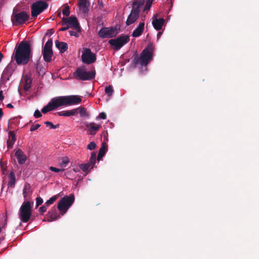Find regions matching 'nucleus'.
Segmentation results:
<instances>
[{"instance_id": "nucleus-1", "label": "nucleus", "mask_w": 259, "mask_h": 259, "mask_svg": "<svg viewBox=\"0 0 259 259\" xmlns=\"http://www.w3.org/2000/svg\"><path fill=\"white\" fill-rule=\"evenodd\" d=\"M31 56V47L28 41H22L15 48L12 59L16 61L17 64L25 65L28 63Z\"/></svg>"}, {"instance_id": "nucleus-2", "label": "nucleus", "mask_w": 259, "mask_h": 259, "mask_svg": "<svg viewBox=\"0 0 259 259\" xmlns=\"http://www.w3.org/2000/svg\"><path fill=\"white\" fill-rule=\"evenodd\" d=\"M81 99L77 95L61 96L53 98L50 102L54 110L63 106H71L79 104Z\"/></svg>"}, {"instance_id": "nucleus-3", "label": "nucleus", "mask_w": 259, "mask_h": 259, "mask_svg": "<svg viewBox=\"0 0 259 259\" xmlns=\"http://www.w3.org/2000/svg\"><path fill=\"white\" fill-rule=\"evenodd\" d=\"M154 47L152 44H149L142 51L140 57L136 55L133 61V64L136 67L138 64L141 66H147L152 60Z\"/></svg>"}, {"instance_id": "nucleus-4", "label": "nucleus", "mask_w": 259, "mask_h": 259, "mask_svg": "<svg viewBox=\"0 0 259 259\" xmlns=\"http://www.w3.org/2000/svg\"><path fill=\"white\" fill-rule=\"evenodd\" d=\"M75 200L73 194H71L68 196L62 198L58 203V209L60 211L61 215H64L73 204Z\"/></svg>"}, {"instance_id": "nucleus-5", "label": "nucleus", "mask_w": 259, "mask_h": 259, "mask_svg": "<svg viewBox=\"0 0 259 259\" xmlns=\"http://www.w3.org/2000/svg\"><path fill=\"white\" fill-rule=\"evenodd\" d=\"M19 218L23 223L27 222L31 215V206L29 201H24L19 210Z\"/></svg>"}, {"instance_id": "nucleus-6", "label": "nucleus", "mask_w": 259, "mask_h": 259, "mask_svg": "<svg viewBox=\"0 0 259 259\" xmlns=\"http://www.w3.org/2000/svg\"><path fill=\"white\" fill-rule=\"evenodd\" d=\"M29 18V14L25 11L15 13V10L11 17V21L14 26L21 25L25 23Z\"/></svg>"}, {"instance_id": "nucleus-7", "label": "nucleus", "mask_w": 259, "mask_h": 259, "mask_svg": "<svg viewBox=\"0 0 259 259\" xmlns=\"http://www.w3.org/2000/svg\"><path fill=\"white\" fill-rule=\"evenodd\" d=\"M96 71H87L84 69L78 68L74 72L75 78L81 80H90L95 78Z\"/></svg>"}, {"instance_id": "nucleus-8", "label": "nucleus", "mask_w": 259, "mask_h": 259, "mask_svg": "<svg viewBox=\"0 0 259 259\" xmlns=\"http://www.w3.org/2000/svg\"><path fill=\"white\" fill-rule=\"evenodd\" d=\"M48 4L45 2L39 1L32 4L31 6V16L36 17L42 13L44 10L47 9Z\"/></svg>"}, {"instance_id": "nucleus-9", "label": "nucleus", "mask_w": 259, "mask_h": 259, "mask_svg": "<svg viewBox=\"0 0 259 259\" xmlns=\"http://www.w3.org/2000/svg\"><path fill=\"white\" fill-rule=\"evenodd\" d=\"M130 40V37L127 35H121L116 39H111L109 40V44L114 47L115 50H118Z\"/></svg>"}, {"instance_id": "nucleus-10", "label": "nucleus", "mask_w": 259, "mask_h": 259, "mask_svg": "<svg viewBox=\"0 0 259 259\" xmlns=\"http://www.w3.org/2000/svg\"><path fill=\"white\" fill-rule=\"evenodd\" d=\"M53 41L52 39H49L44 46L42 51V54L45 61L50 62L52 61V58L53 55L52 51Z\"/></svg>"}, {"instance_id": "nucleus-11", "label": "nucleus", "mask_w": 259, "mask_h": 259, "mask_svg": "<svg viewBox=\"0 0 259 259\" xmlns=\"http://www.w3.org/2000/svg\"><path fill=\"white\" fill-rule=\"evenodd\" d=\"M118 33L116 28L113 27H103L98 32L99 36L102 38H111Z\"/></svg>"}, {"instance_id": "nucleus-12", "label": "nucleus", "mask_w": 259, "mask_h": 259, "mask_svg": "<svg viewBox=\"0 0 259 259\" xmlns=\"http://www.w3.org/2000/svg\"><path fill=\"white\" fill-rule=\"evenodd\" d=\"M61 24L62 25H68L69 28H73L77 31V32H79L80 31V27L77 19L75 16H71L69 18H62Z\"/></svg>"}, {"instance_id": "nucleus-13", "label": "nucleus", "mask_w": 259, "mask_h": 259, "mask_svg": "<svg viewBox=\"0 0 259 259\" xmlns=\"http://www.w3.org/2000/svg\"><path fill=\"white\" fill-rule=\"evenodd\" d=\"M81 58L82 62L87 64H92L95 62L96 60L95 54L92 53L91 50L88 48L83 49Z\"/></svg>"}, {"instance_id": "nucleus-14", "label": "nucleus", "mask_w": 259, "mask_h": 259, "mask_svg": "<svg viewBox=\"0 0 259 259\" xmlns=\"http://www.w3.org/2000/svg\"><path fill=\"white\" fill-rule=\"evenodd\" d=\"M60 218V215L57 213V208L54 206L47 214V221L49 222H53Z\"/></svg>"}, {"instance_id": "nucleus-15", "label": "nucleus", "mask_w": 259, "mask_h": 259, "mask_svg": "<svg viewBox=\"0 0 259 259\" xmlns=\"http://www.w3.org/2000/svg\"><path fill=\"white\" fill-rule=\"evenodd\" d=\"M85 125L88 128L89 135H95L101 127L100 124H97L95 122L87 123Z\"/></svg>"}, {"instance_id": "nucleus-16", "label": "nucleus", "mask_w": 259, "mask_h": 259, "mask_svg": "<svg viewBox=\"0 0 259 259\" xmlns=\"http://www.w3.org/2000/svg\"><path fill=\"white\" fill-rule=\"evenodd\" d=\"M14 71V68L13 65L10 63L9 64L3 71L2 77L6 80H9Z\"/></svg>"}, {"instance_id": "nucleus-17", "label": "nucleus", "mask_w": 259, "mask_h": 259, "mask_svg": "<svg viewBox=\"0 0 259 259\" xmlns=\"http://www.w3.org/2000/svg\"><path fill=\"white\" fill-rule=\"evenodd\" d=\"M19 164H23L27 160V156L20 149H18L15 153Z\"/></svg>"}, {"instance_id": "nucleus-18", "label": "nucleus", "mask_w": 259, "mask_h": 259, "mask_svg": "<svg viewBox=\"0 0 259 259\" xmlns=\"http://www.w3.org/2000/svg\"><path fill=\"white\" fill-rule=\"evenodd\" d=\"M144 0H134L132 5V11L140 14L141 9L144 5Z\"/></svg>"}, {"instance_id": "nucleus-19", "label": "nucleus", "mask_w": 259, "mask_h": 259, "mask_svg": "<svg viewBox=\"0 0 259 259\" xmlns=\"http://www.w3.org/2000/svg\"><path fill=\"white\" fill-rule=\"evenodd\" d=\"M139 14L133 12L131 11L130 14L128 16V18L126 21V25H130L135 22L139 18Z\"/></svg>"}, {"instance_id": "nucleus-20", "label": "nucleus", "mask_w": 259, "mask_h": 259, "mask_svg": "<svg viewBox=\"0 0 259 259\" xmlns=\"http://www.w3.org/2000/svg\"><path fill=\"white\" fill-rule=\"evenodd\" d=\"M164 22L165 20L163 18L157 19L156 18L153 20L152 23L156 30H160L161 29Z\"/></svg>"}, {"instance_id": "nucleus-21", "label": "nucleus", "mask_w": 259, "mask_h": 259, "mask_svg": "<svg viewBox=\"0 0 259 259\" xmlns=\"http://www.w3.org/2000/svg\"><path fill=\"white\" fill-rule=\"evenodd\" d=\"M145 23L144 22H140L139 25L136 27V28L133 31L132 33V36L135 37H138L140 36L144 29Z\"/></svg>"}, {"instance_id": "nucleus-22", "label": "nucleus", "mask_w": 259, "mask_h": 259, "mask_svg": "<svg viewBox=\"0 0 259 259\" xmlns=\"http://www.w3.org/2000/svg\"><path fill=\"white\" fill-rule=\"evenodd\" d=\"M9 134V139L7 140V145L8 149H11L16 140V137L14 131H10Z\"/></svg>"}, {"instance_id": "nucleus-23", "label": "nucleus", "mask_w": 259, "mask_h": 259, "mask_svg": "<svg viewBox=\"0 0 259 259\" xmlns=\"http://www.w3.org/2000/svg\"><path fill=\"white\" fill-rule=\"evenodd\" d=\"M78 5L80 9L83 13H87L88 12L90 6L89 0H79Z\"/></svg>"}, {"instance_id": "nucleus-24", "label": "nucleus", "mask_w": 259, "mask_h": 259, "mask_svg": "<svg viewBox=\"0 0 259 259\" xmlns=\"http://www.w3.org/2000/svg\"><path fill=\"white\" fill-rule=\"evenodd\" d=\"M55 46L59 50L61 53H63L67 50L68 45L67 43L59 41L57 40L55 41Z\"/></svg>"}, {"instance_id": "nucleus-25", "label": "nucleus", "mask_w": 259, "mask_h": 259, "mask_svg": "<svg viewBox=\"0 0 259 259\" xmlns=\"http://www.w3.org/2000/svg\"><path fill=\"white\" fill-rule=\"evenodd\" d=\"M9 180L8 183V186L9 188H14L16 183V177L14 172L12 171L10 172L9 175Z\"/></svg>"}, {"instance_id": "nucleus-26", "label": "nucleus", "mask_w": 259, "mask_h": 259, "mask_svg": "<svg viewBox=\"0 0 259 259\" xmlns=\"http://www.w3.org/2000/svg\"><path fill=\"white\" fill-rule=\"evenodd\" d=\"M32 194V191L31 190V186L30 184H26L24 185L23 189V195L25 199L28 196H29Z\"/></svg>"}, {"instance_id": "nucleus-27", "label": "nucleus", "mask_w": 259, "mask_h": 259, "mask_svg": "<svg viewBox=\"0 0 259 259\" xmlns=\"http://www.w3.org/2000/svg\"><path fill=\"white\" fill-rule=\"evenodd\" d=\"M75 111L74 109H73L70 110L58 112L57 114L60 116H70L75 115Z\"/></svg>"}, {"instance_id": "nucleus-28", "label": "nucleus", "mask_w": 259, "mask_h": 259, "mask_svg": "<svg viewBox=\"0 0 259 259\" xmlns=\"http://www.w3.org/2000/svg\"><path fill=\"white\" fill-rule=\"evenodd\" d=\"M75 111V115L79 113L81 117H86L89 116V114L86 111L85 108L83 106H79L74 109Z\"/></svg>"}, {"instance_id": "nucleus-29", "label": "nucleus", "mask_w": 259, "mask_h": 259, "mask_svg": "<svg viewBox=\"0 0 259 259\" xmlns=\"http://www.w3.org/2000/svg\"><path fill=\"white\" fill-rule=\"evenodd\" d=\"M79 167L83 172H86V174H88L90 171L91 169L93 168V167L88 163L80 164Z\"/></svg>"}, {"instance_id": "nucleus-30", "label": "nucleus", "mask_w": 259, "mask_h": 259, "mask_svg": "<svg viewBox=\"0 0 259 259\" xmlns=\"http://www.w3.org/2000/svg\"><path fill=\"white\" fill-rule=\"evenodd\" d=\"M32 79L28 76L26 75L25 77V84L24 85V89L26 91H28L31 87Z\"/></svg>"}, {"instance_id": "nucleus-31", "label": "nucleus", "mask_w": 259, "mask_h": 259, "mask_svg": "<svg viewBox=\"0 0 259 259\" xmlns=\"http://www.w3.org/2000/svg\"><path fill=\"white\" fill-rule=\"evenodd\" d=\"M54 110L52 105L50 102L46 106H44L41 109L42 113L45 114L47 112Z\"/></svg>"}, {"instance_id": "nucleus-32", "label": "nucleus", "mask_w": 259, "mask_h": 259, "mask_svg": "<svg viewBox=\"0 0 259 259\" xmlns=\"http://www.w3.org/2000/svg\"><path fill=\"white\" fill-rule=\"evenodd\" d=\"M96 153L95 152H92L89 161L88 163H89L92 166L94 167V164L96 163Z\"/></svg>"}, {"instance_id": "nucleus-33", "label": "nucleus", "mask_w": 259, "mask_h": 259, "mask_svg": "<svg viewBox=\"0 0 259 259\" xmlns=\"http://www.w3.org/2000/svg\"><path fill=\"white\" fill-rule=\"evenodd\" d=\"M61 160L60 165L62 167H66L69 162V159L66 156L62 157Z\"/></svg>"}, {"instance_id": "nucleus-34", "label": "nucleus", "mask_w": 259, "mask_h": 259, "mask_svg": "<svg viewBox=\"0 0 259 259\" xmlns=\"http://www.w3.org/2000/svg\"><path fill=\"white\" fill-rule=\"evenodd\" d=\"M108 146L105 142H103L102 146L100 148L99 153L104 155L107 150Z\"/></svg>"}, {"instance_id": "nucleus-35", "label": "nucleus", "mask_w": 259, "mask_h": 259, "mask_svg": "<svg viewBox=\"0 0 259 259\" xmlns=\"http://www.w3.org/2000/svg\"><path fill=\"white\" fill-rule=\"evenodd\" d=\"M58 196L57 195H54L51 198H50L48 200H47L45 202V205L48 207L50 205L52 204L54 202L57 200Z\"/></svg>"}, {"instance_id": "nucleus-36", "label": "nucleus", "mask_w": 259, "mask_h": 259, "mask_svg": "<svg viewBox=\"0 0 259 259\" xmlns=\"http://www.w3.org/2000/svg\"><path fill=\"white\" fill-rule=\"evenodd\" d=\"M105 93L108 95V96H111L113 93V90L112 89V86L109 85L106 87L105 89Z\"/></svg>"}, {"instance_id": "nucleus-37", "label": "nucleus", "mask_w": 259, "mask_h": 259, "mask_svg": "<svg viewBox=\"0 0 259 259\" xmlns=\"http://www.w3.org/2000/svg\"><path fill=\"white\" fill-rule=\"evenodd\" d=\"M45 124L47 126H49L50 128H52V129H55V128H58L60 126L59 124H58L57 125H54V124H53V123L52 122L48 121L45 122Z\"/></svg>"}, {"instance_id": "nucleus-38", "label": "nucleus", "mask_w": 259, "mask_h": 259, "mask_svg": "<svg viewBox=\"0 0 259 259\" xmlns=\"http://www.w3.org/2000/svg\"><path fill=\"white\" fill-rule=\"evenodd\" d=\"M19 122V121L18 120V118L17 117H14L12 119H11L9 120V124H8V127H11V126L12 124H17Z\"/></svg>"}, {"instance_id": "nucleus-39", "label": "nucleus", "mask_w": 259, "mask_h": 259, "mask_svg": "<svg viewBox=\"0 0 259 259\" xmlns=\"http://www.w3.org/2000/svg\"><path fill=\"white\" fill-rule=\"evenodd\" d=\"M70 9L68 6H66L62 11V13L66 16H69L70 15Z\"/></svg>"}, {"instance_id": "nucleus-40", "label": "nucleus", "mask_w": 259, "mask_h": 259, "mask_svg": "<svg viewBox=\"0 0 259 259\" xmlns=\"http://www.w3.org/2000/svg\"><path fill=\"white\" fill-rule=\"evenodd\" d=\"M96 147V144L94 142H91L87 146L89 150H92Z\"/></svg>"}, {"instance_id": "nucleus-41", "label": "nucleus", "mask_w": 259, "mask_h": 259, "mask_svg": "<svg viewBox=\"0 0 259 259\" xmlns=\"http://www.w3.org/2000/svg\"><path fill=\"white\" fill-rule=\"evenodd\" d=\"M43 203V199L40 197H37L36 198V207H38V206L40 205Z\"/></svg>"}, {"instance_id": "nucleus-42", "label": "nucleus", "mask_w": 259, "mask_h": 259, "mask_svg": "<svg viewBox=\"0 0 259 259\" xmlns=\"http://www.w3.org/2000/svg\"><path fill=\"white\" fill-rule=\"evenodd\" d=\"M49 169L52 171H54V172H60V171H63L64 170V169L62 168V169H59V168H56V167H53V166H50L49 167Z\"/></svg>"}, {"instance_id": "nucleus-43", "label": "nucleus", "mask_w": 259, "mask_h": 259, "mask_svg": "<svg viewBox=\"0 0 259 259\" xmlns=\"http://www.w3.org/2000/svg\"><path fill=\"white\" fill-rule=\"evenodd\" d=\"M151 3H149V2H147L145 6L143 12H147L148 11H149L151 8Z\"/></svg>"}, {"instance_id": "nucleus-44", "label": "nucleus", "mask_w": 259, "mask_h": 259, "mask_svg": "<svg viewBox=\"0 0 259 259\" xmlns=\"http://www.w3.org/2000/svg\"><path fill=\"white\" fill-rule=\"evenodd\" d=\"M47 207H48L45 204H44L43 206L39 207V211L40 212L41 214H42L43 213L47 211Z\"/></svg>"}, {"instance_id": "nucleus-45", "label": "nucleus", "mask_w": 259, "mask_h": 259, "mask_svg": "<svg viewBox=\"0 0 259 259\" xmlns=\"http://www.w3.org/2000/svg\"><path fill=\"white\" fill-rule=\"evenodd\" d=\"M40 126V125L39 124L32 125L30 127V130L31 132L34 131L36 130L37 129H38Z\"/></svg>"}, {"instance_id": "nucleus-46", "label": "nucleus", "mask_w": 259, "mask_h": 259, "mask_svg": "<svg viewBox=\"0 0 259 259\" xmlns=\"http://www.w3.org/2000/svg\"><path fill=\"white\" fill-rule=\"evenodd\" d=\"M34 116L35 118H39L42 116L41 112L38 110H36L34 113Z\"/></svg>"}, {"instance_id": "nucleus-47", "label": "nucleus", "mask_w": 259, "mask_h": 259, "mask_svg": "<svg viewBox=\"0 0 259 259\" xmlns=\"http://www.w3.org/2000/svg\"><path fill=\"white\" fill-rule=\"evenodd\" d=\"M107 117L106 114L105 112H101L100 113L99 115L97 117V119L101 118L103 119H105Z\"/></svg>"}, {"instance_id": "nucleus-48", "label": "nucleus", "mask_w": 259, "mask_h": 259, "mask_svg": "<svg viewBox=\"0 0 259 259\" xmlns=\"http://www.w3.org/2000/svg\"><path fill=\"white\" fill-rule=\"evenodd\" d=\"M69 34H70V35L71 36H75L76 37H78V34L77 33V32H74L73 31L70 30L69 31Z\"/></svg>"}, {"instance_id": "nucleus-49", "label": "nucleus", "mask_w": 259, "mask_h": 259, "mask_svg": "<svg viewBox=\"0 0 259 259\" xmlns=\"http://www.w3.org/2000/svg\"><path fill=\"white\" fill-rule=\"evenodd\" d=\"M69 26L68 25H66V26H65V27H63L59 29V31H64L67 30L68 29H69Z\"/></svg>"}, {"instance_id": "nucleus-50", "label": "nucleus", "mask_w": 259, "mask_h": 259, "mask_svg": "<svg viewBox=\"0 0 259 259\" xmlns=\"http://www.w3.org/2000/svg\"><path fill=\"white\" fill-rule=\"evenodd\" d=\"M0 163H1V167L3 171L5 170L6 169V166L5 165V164L3 163V161H1Z\"/></svg>"}, {"instance_id": "nucleus-51", "label": "nucleus", "mask_w": 259, "mask_h": 259, "mask_svg": "<svg viewBox=\"0 0 259 259\" xmlns=\"http://www.w3.org/2000/svg\"><path fill=\"white\" fill-rule=\"evenodd\" d=\"M104 155H103V154H100L99 153H98V156H97V159L98 160H100V159L104 156Z\"/></svg>"}, {"instance_id": "nucleus-52", "label": "nucleus", "mask_w": 259, "mask_h": 259, "mask_svg": "<svg viewBox=\"0 0 259 259\" xmlns=\"http://www.w3.org/2000/svg\"><path fill=\"white\" fill-rule=\"evenodd\" d=\"M4 99L3 92L2 91H0V101H2Z\"/></svg>"}, {"instance_id": "nucleus-53", "label": "nucleus", "mask_w": 259, "mask_h": 259, "mask_svg": "<svg viewBox=\"0 0 259 259\" xmlns=\"http://www.w3.org/2000/svg\"><path fill=\"white\" fill-rule=\"evenodd\" d=\"M107 135H108V134H107V131H104L103 132L102 136H103L104 137V138H106V140H107Z\"/></svg>"}, {"instance_id": "nucleus-54", "label": "nucleus", "mask_w": 259, "mask_h": 259, "mask_svg": "<svg viewBox=\"0 0 259 259\" xmlns=\"http://www.w3.org/2000/svg\"><path fill=\"white\" fill-rule=\"evenodd\" d=\"M162 32H158L157 35V39H158L161 36Z\"/></svg>"}, {"instance_id": "nucleus-55", "label": "nucleus", "mask_w": 259, "mask_h": 259, "mask_svg": "<svg viewBox=\"0 0 259 259\" xmlns=\"http://www.w3.org/2000/svg\"><path fill=\"white\" fill-rule=\"evenodd\" d=\"M7 107L9 108H13L14 106L10 103L7 104Z\"/></svg>"}, {"instance_id": "nucleus-56", "label": "nucleus", "mask_w": 259, "mask_h": 259, "mask_svg": "<svg viewBox=\"0 0 259 259\" xmlns=\"http://www.w3.org/2000/svg\"><path fill=\"white\" fill-rule=\"evenodd\" d=\"M73 170L74 172H78L79 171V169L78 168H73Z\"/></svg>"}, {"instance_id": "nucleus-57", "label": "nucleus", "mask_w": 259, "mask_h": 259, "mask_svg": "<svg viewBox=\"0 0 259 259\" xmlns=\"http://www.w3.org/2000/svg\"><path fill=\"white\" fill-rule=\"evenodd\" d=\"M3 57V55L2 53L0 52V62H1L2 61V59Z\"/></svg>"}, {"instance_id": "nucleus-58", "label": "nucleus", "mask_w": 259, "mask_h": 259, "mask_svg": "<svg viewBox=\"0 0 259 259\" xmlns=\"http://www.w3.org/2000/svg\"><path fill=\"white\" fill-rule=\"evenodd\" d=\"M36 69L37 70H38V69H39V64H36Z\"/></svg>"}, {"instance_id": "nucleus-59", "label": "nucleus", "mask_w": 259, "mask_h": 259, "mask_svg": "<svg viewBox=\"0 0 259 259\" xmlns=\"http://www.w3.org/2000/svg\"><path fill=\"white\" fill-rule=\"evenodd\" d=\"M36 69L37 70H38V69H39V64H36Z\"/></svg>"}, {"instance_id": "nucleus-60", "label": "nucleus", "mask_w": 259, "mask_h": 259, "mask_svg": "<svg viewBox=\"0 0 259 259\" xmlns=\"http://www.w3.org/2000/svg\"><path fill=\"white\" fill-rule=\"evenodd\" d=\"M153 0H147V2H149V3L152 4Z\"/></svg>"}, {"instance_id": "nucleus-61", "label": "nucleus", "mask_w": 259, "mask_h": 259, "mask_svg": "<svg viewBox=\"0 0 259 259\" xmlns=\"http://www.w3.org/2000/svg\"><path fill=\"white\" fill-rule=\"evenodd\" d=\"M57 16H58V17H61V13H60V12L58 13V14Z\"/></svg>"}]
</instances>
